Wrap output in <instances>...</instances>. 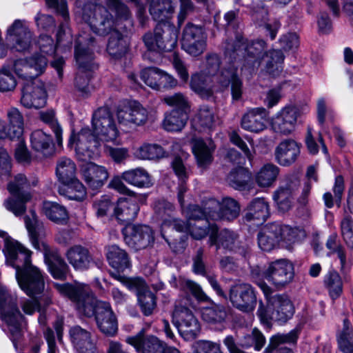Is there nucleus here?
Here are the masks:
<instances>
[{"label":"nucleus","mask_w":353,"mask_h":353,"mask_svg":"<svg viewBox=\"0 0 353 353\" xmlns=\"http://www.w3.org/2000/svg\"><path fill=\"white\" fill-rule=\"evenodd\" d=\"M61 291L73 303L80 314L94 316L99 330L105 335L112 336L118 330V324L110 304L99 301L88 285L83 283L64 284Z\"/></svg>","instance_id":"nucleus-1"},{"label":"nucleus","mask_w":353,"mask_h":353,"mask_svg":"<svg viewBox=\"0 0 353 353\" xmlns=\"http://www.w3.org/2000/svg\"><path fill=\"white\" fill-rule=\"evenodd\" d=\"M83 3L82 19L99 36H106L131 17L128 7L122 0H79Z\"/></svg>","instance_id":"nucleus-2"},{"label":"nucleus","mask_w":353,"mask_h":353,"mask_svg":"<svg viewBox=\"0 0 353 353\" xmlns=\"http://www.w3.org/2000/svg\"><path fill=\"white\" fill-rule=\"evenodd\" d=\"M5 244L6 263L15 268L16 279L21 290L29 296L41 293L45 285L43 277L39 270L31 264L30 251L8 239Z\"/></svg>","instance_id":"nucleus-3"},{"label":"nucleus","mask_w":353,"mask_h":353,"mask_svg":"<svg viewBox=\"0 0 353 353\" xmlns=\"http://www.w3.org/2000/svg\"><path fill=\"white\" fill-rule=\"evenodd\" d=\"M24 222L33 247L43 253L45 262L52 276L57 279H65L68 266L57 250L50 248L45 242L39 241V236L43 232V226L37 220L34 211L30 210V216H26Z\"/></svg>","instance_id":"nucleus-4"},{"label":"nucleus","mask_w":353,"mask_h":353,"mask_svg":"<svg viewBox=\"0 0 353 353\" xmlns=\"http://www.w3.org/2000/svg\"><path fill=\"white\" fill-rule=\"evenodd\" d=\"M272 291L265 296L268 305L265 307L261 301L257 310V316L264 324H268L270 320L285 323L294 313V307L289 297L285 294H272Z\"/></svg>","instance_id":"nucleus-5"},{"label":"nucleus","mask_w":353,"mask_h":353,"mask_svg":"<svg viewBox=\"0 0 353 353\" xmlns=\"http://www.w3.org/2000/svg\"><path fill=\"white\" fill-rule=\"evenodd\" d=\"M211 225H212L207 224L206 222H185L181 219L170 217L163 221L161 225V234L174 252H181L185 248L186 236H184V239L181 238V241L179 243L175 241L171 243L165 236L164 233L166 232V230L172 228L177 232H189L194 239L200 240L205 237L207 234H209V228Z\"/></svg>","instance_id":"nucleus-6"},{"label":"nucleus","mask_w":353,"mask_h":353,"mask_svg":"<svg viewBox=\"0 0 353 353\" xmlns=\"http://www.w3.org/2000/svg\"><path fill=\"white\" fill-rule=\"evenodd\" d=\"M0 315L9 327L11 340L17 349V341L21 336L19 322L22 316L17 305V298L3 287H0Z\"/></svg>","instance_id":"nucleus-7"},{"label":"nucleus","mask_w":353,"mask_h":353,"mask_svg":"<svg viewBox=\"0 0 353 353\" xmlns=\"http://www.w3.org/2000/svg\"><path fill=\"white\" fill-rule=\"evenodd\" d=\"M30 187L27 178L22 174L16 175L13 181L8 184V190L11 196L5 200L3 205L15 216H21L26 211V203L32 198L28 191Z\"/></svg>","instance_id":"nucleus-8"},{"label":"nucleus","mask_w":353,"mask_h":353,"mask_svg":"<svg viewBox=\"0 0 353 353\" xmlns=\"http://www.w3.org/2000/svg\"><path fill=\"white\" fill-rule=\"evenodd\" d=\"M178 31L170 21L158 23L154 36L145 34L143 41L150 50L171 51L176 46Z\"/></svg>","instance_id":"nucleus-9"},{"label":"nucleus","mask_w":353,"mask_h":353,"mask_svg":"<svg viewBox=\"0 0 353 353\" xmlns=\"http://www.w3.org/2000/svg\"><path fill=\"white\" fill-rule=\"evenodd\" d=\"M68 145L74 148L77 159L89 161L99 156L100 143L97 137L88 128H82L78 133H72Z\"/></svg>","instance_id":"nucleus-10"},{"label":"nucleus","mask_w":353,"mask_h":353,"mask_svg":"<svg viewBox=\"0 0 353 353\" xmlns=\"http://www.w3.org/2000/svg\"><path fill=\"white\" fill-rule=\"evenodd\" d=\"M294 237V232L291 228L287 225L270 223L263 227L258 233V245L262 250L270 252L281 241L286 243L292 242Z\"/></svg>","instance_id":"nucleus-11"},{"label":"nucleus","mask_w":353,"mask_h":353,"mask_svg":"<svg viewBox=\"0 0 353 353\" xmlns=\"http://www.w3.org/2000/svg\"><path fill=\"white\" fill-rule=\"evenodd\" d=\"M172 321L185 340L194 339L200 332L198 319L188 307L176 302L172 313Z\"/></svg>","instance_id":"nucleus-12"},{"label":"nucleus","mask_w":353,"mask_h":353,"mask_svg":"<svg viewBox=\"0 0 353 353\" xmlns=\"http://www.w3.org/2000/svg\"><path fill=\"white\" fill-rule=\"evenodd\" d=\"M92 125L94 135L103 141L114 142L119 136L113 115L108 108H99L94 112Z\"/></svg>","instance_id":"nucleus-13"},{"label":"nucleus","mask_w":353,"mask_h":353,"mask_svg":"<svg viewBox=\"0 0 353 353\" xmlns=\"http://www.w3.org/2000/svg\"><path fill=\"white\" fill-rule=\"evenodd\" d=\"M229 300L236 310L244 313H250L256 306V292L248 283H236L230 287Z\"/></svg>","instance_id":"nucleus-14"},{"label":"nucleus","mask_w":353,"mask_h":353,"mask_svg":"<svg viewBox=\"0 0 353 353\" xmlns=\"http://www.w3.org/2000/svg\"><path fill=\"white\" fill-rule=\"evenodd\" d=\"M207 38V34L201 26L188 23L183 30L181 47L191 56H200L206 50Z\"/></svg>","instance_id":"nucleus-15"},{"label":"nucleus","mask_w":353,"mask_h":353,"mask_svg":"<svg viewBox=\"0 0 353 353\" xmlns=\"http://www.w3.org/2000/svg\"><path fill=\"white\" fill-rule=\"evenodd\" d=\"M45 84L38 79L28 81L21 90V104L26 108H43L47 101Z\"/></svg>","instance_id":"nucleus-16"},{"label":"nucleus","mask_w":353,"mask_h":353,"mask_svg":"<svg viewBox=\"0 0 353 353\" xmlns=\"http://www.w3.org/2000/svg\"><path fill=\"white\" fill-rule=\"evenodd\" d=\"M266 280L278 289H282L294 279L293 265L285 259L270 263L266 268Z\"/></svg>","instance_id":"nucleus-17"},{"label":"nucleus","mask_w":353,"mask_h":353,"mask_svg":"<svg viewBox=\"0 0 353 353\" xmlns=\"http://www.w3.org/2000/svg\"><path fill=\"white\" fill-rule=\"evenodd\" d=\"M48 65V59L43 54H33L28 59H20L14 62L13 68L19 77L33 80L41 74Z\"/></svg>","instance_id":"nucleus-18"},{"label":"nucleus","mask_w":353,"mask_h":353,"mask_svg":"<svg viewBox=\"0 0 353 353\" xmlns=\"http://www.w3.org/2000/svg\"><path fill=\"white\" fill-rule=\"evenodd\" d=\"M94 38L88 34H79L76 41L74 58L78 70L92 71L97 68L94 63V54L91 50Z\"/></svg>","instance_id":"nucleus-19"},{"label":"nucleus","mask_w":353,"mask_h":353,"mask_svg":"<svg viewBox=\"0 0 353 353\" xmlns=\"http://www.w3.org/2000/svg\"><path fill=\"white\" fill-rule=\"evenodd\" d=\"M123 234L125 243L136 251L151 246L154 241L152 230L145 225H128Z\"/></svg>","instance_id":"nucleus-20"},{"label":"nucleus","mask_w":353,"mask_h":353,"mask_svg":"<svg viewBox=\"0 0 353 353\" xmlns=\"http://www.w3.org/2000/svg\"><path fill=\"white\" fill-rule=\"evenodd\" d=\"M117 119L120 125L133 128L142 125L148 120V111L139 103H128L117 111Z\"/></svg>","instance_id":"nucleus-21"},{"label":"nucleus","mask_w":353,"mask_h":353,"mask_svg":"<svg viewBox=\"0 0 353 353\" xmlns=\"http://www.w3.org/2000/svg\"><path fill=\"white\" fill-rule=\"evenodd\" d=\"M298 117L299 111L296 108L286 106L272 118L271 128L276 134L289 135L295 130Z\"/></svg>","instance_id":"nucleus-22"},{"label":"nucleus","mask_w":353,"mask_h":353,"mask_svg":"<svg viewBox=\"0 0 353 353\" xmlns=\"http://www.w3.org/2000/svg\"><path fill=\"white\" fill-rule=\"evenodd\" d=\"M6 39L17 51L25 52L31 46L32 34L24 21L17 19L8 29Z\"/></svg>","instance_id":"nucleus-23"},{"label":"nucleus","mask_w":353,"mask_h":353,"mask_svg":"<svg viewBox=\"0 0 353 353\" xmlns=\"http://www.w3.org/2000/svg\"><path fill=\"white\" fill-rule=\"evenodd\" d=\"M238 242L239 235L234 231L226 228L219 230L215 224L210 227L208 243L210 246H216V250L235 251Z\"/></svg>","instance_id":"nucleus-24"},{"label":"nucleus","mask_w":353,"mask_h":353,"mask_svg":"<svg viewBox=\"0 0 353 353\" xmlns=\"http://www.w3.org/2000/svg\"><path fill=\"white\" fill-rule=\"evenodd\" d=\"M216 83L223 89L230 85L232 100L239 101L243 95V81L238 76L237 68L234 65L223 68L216 77Z\"/></svg>","instance_id":"nucleus-25"},{"label":"nucleus","mask_w":353,"mask_h":353,"mask_svg":"<svg viewBox=\"0 0 353 353\" xmlns=\"http://www.w3.org/2000/svg\"><path fill=\"white\" fill-rule=\"evenodd\" d=\"M126 342L134 346L141 353H164L163 343L154 336H144V330H141L137 335L126 339Z\"/></svg>","instance_id":"nucleus-26"},{"label":"nucleus","mask_w":353,"mask_h":353,"mask_svg":"<svg viewBox=\"0 0 353 353\" xmlns=\"http://www.w3.org/2000/svg\"><path fill=\"white\" fill-rule=\"evenodd\" d=\"M70 339L79 353H97L91 333L79 325H74L69 330Z\"/></svg>","instance_id":"nucleus-27"},{"label":"nucleus","mask_w":353,"mask_h":353,"mask_svg":"<svg viewBox=\"0 0 353 353\" xmlns=\"http://www.w3.org/2000/svg\"><path fill=\"white\" fill-rule=\"evenodd\" d=\"M299 154V143L291 139H286L281 141L274 151L276 162L283 166H288L294 163Z\"/></svg>","instance_id":"nucleus-28"},{"label":"nucleus","mask_w":353,"mask_h":353,"mask_svg":"<svg viewBox=\"0 0 353 353\" xmlns=\"http://www.w3.org/2000/svg\"><path fill=\"white\" fill-rule=\"evenodd\" d=\"M139 210V207L135 196L121 198L115 205L113 215L121 223L127 225L135 219Z\"/></svg>","instance_id":"nucleus-29"},{"label":"nucleus","mask_w":353,"mask_h":353,"mask_svg":"<svg viewBox=\"0 0 353 353\" xmlns=\"http://www.w3.org/2000/svg\"><path fill=\"white\" fill-rule=\"evenodd\" d=\"M270 205L263 197L252 199L248 205L243 219L248 222L254 221L259 225L264 223L270 216Z\"/></svg>","instance_id":"nucleus-30"},{"label":"nucleus","mask_w":353,"mask_h":353,"mask_svg":"<svg viewBox=\"0 0 353 353\" xmlns=\"http://www.w3.org/2000/svg\"><path fill=\"white\" fill-rule=\"evenodd\" d=\"M267 115V111L264 108H250L242 117L241 128L251 132H261L266 127Z\"/></svg>","instance_id":"nucleus-31"},{"label":"nucleus","mask_w":353,"mask_h":353,"mask_svg":"<svg viewBox=\"0 0 353 353\" xmlns=\"http://www.w3.org/2000/svg\"><path fill=\"white\" fill-rule=\"evenodd\" d=\"M119 26H117L108 34L110 37L107 45L108 53L114 59H120L128 51L129 38L126 33L120 32Z\"/></svg>","instance_id":"nucleus-32"},{"label":"nucleus","mask_w":353,"mask_h":353,"mask_svg":"<svg viewBox=\"0 0 353 353\" xmlns=\"http://www.w3.org/2000/svg\"><path fill=\"white\" fill-rule=\"evenodd\" d=\"M81 171L86 183L93 189L101 188L108 178L105 168L92 162L83 164Z\"/></svg>","instance_id":"nucleus-33"},{"label":"nucleus","mask_w":353,"mask_h":353,"mask_svg":"<svg viewBox=\"0 0 353 353\" xmlns=\"http://www.w3.org/2000/svg\"><path fill=\"white\" fill-rule=\"evenodd\" d=\"M299 184L295 177L288 179L285 184L281 185L274 192L273 199L282 212L288 211L292 206V196Z\"/></svg>","instance_id":"nucleus-34"},{"label":"nucleus","mask_w":353,"mask_h":353,"mask_svg":"<svg viewBox=\"0 0 353 353\" xmlns=\"http://www.w3.org/2000/svg\"><path fill=\"white\" fill-rule=\"evenodd\" d=\"M210 203L212 205V208L215 205L219 206V212L212 211L213 213L210 212L212 219H220L232 221L239 215V205L232 198H225L221 203L214 199H212L210 201Z\"/></svg>","instance_id":"nucleus-35"},{"label":"nucleus","mask_w":353,"mask_h":353,"mask_svg":"<svg viewBox=\"0 0 353 353\" xmlns=\"http://www.w3.org/2000/svg\"><path fill=\"white\" fill-rule=\"evenodd\" d=\"M65 256L69 263L76 270H86L92 262V258L88 250L81 245L71 247L66 252Z\"/></svg>","instance_id":"nucleus-36"},{"label":"nucleus","mask_w":353,"mask_h":353,"mask_svg":"<svg viewBox=\"0 0 353 353\" xmlns=\"http://www.w3.org/2000/svg\"><path fill=\"white\" fill-rule=\"evenodd\" d=\"M215 148L211 139H197L194 141L192 151L199 167L205 168L212 163Z\"/></svg>","instance_id":"nucleus-37"},{"label":"nucleus","mask_w":353,"mask_h":353,"mask_svg":"<svg viewBox=\"0 0 353 353\" xmlns=\"http://www.w3.org/2000/svg\"><path fill=\"white\" fill-rule=\"evenodd\" d=\"M212 77L203 72H196L191 76L190 89L203 99H210L213 97V81Z\"/></svg>","instance_id":"nucleus-38"},{"label":"nucleus","mask_w":353,"mask_h":353,"mask_svg":"<svg viewBox=\"0 0 353 353\" xmlns=\"http://www.w3.org/2000/svg\"><path fill=\"white\" fill-rule=\"evenodd\" d=\"M266 48V43L262 39H258L253 41L246 48L247 55L245 57L243 67L249 70L250 72L257 69L261 65V59L263 53Z\"/></svg>","instance_id":"nucleus-39"},{"label":"nucleus","mask_w":353,"mask_h":353,"mask_svg":"<svg viewBox=\"0 0 353 353\" xmlns=\"http://www.w3.org/2000/svg\"><path fill=\"white\" fill-rule=\"evenodd\" d=\"M174 0H152L150 13L154 20L159 23L169 21L174 12Z\"/></svg>","instance_id":"nucleus-40"},{"label":"nucleus","mask_w":353,"mask_h":353,"mask_svg":"<svg viewBox=\"0 0 353 353\" xmlns=\"http://www.w3.org/2000/svg\"><path fill=\"white\" fill-rule=\"evenodd\" d=\"M106 257L109 264L119 271H123L131 265L127 252L117 245L106 247Z\"/></svg>","instance_id":"nucleus-41"},{"label":"nucleus","mask_w":353,"mask_h":353,"mask_svg":"<svg viewBox=\"0 0 353 353\" xmlns=\"http://www.w3.org/2000/svg\"><path fill=\"white\" fill-rule=\"evenodd\" d=\"M6 115L9 139H20L24 130V119L21 112L17 108L11 107Z\"/></svg>","instance_id":"nucleus-42"},{"label":"nucleus","mask_w":353,"mask_h":353,"mask_svg":"<svg viewBox=\"0 0 353 353\" xmlns=\"http://www.w3.org/2000/svg\"><path fill=\"white\" fill-rule=\"evenodd\" d=\"M77 173L74 162L67 157L60 158L57 163L56 174L58 180L64 185L74 181Z\"/></svg>","instance_id":"nucleus-43"},{"label":"nucleus","mask_w":353,"mask_h":353,"mask_svg":"<svg viewBox=\"0 0 353 353\" xmlns=\"http://www.w3.org/2000/svg\"><path fill=\"white\" fill-rule=\"evenodd\" d=\"M285 56L281 50H272L263 54L261 62L265 64V69L272 76L279 75L283 70Z\"/></svg>","instance_id":"nucleus-44"},{"label":"nucleus","mask_w":353,"mask_h":353,"mask_svg":"<svg viewBox=\"0 0 353 353\" xmlns=\"http://www.w3.org/2000/svg\"><path fill=\"white\" fill-rule=\"evenodd\" d=\"M229 312L228 307L220 304H213L202 309L201 317L209 324H220L225 321Z\"/></svg>","instance_id":"nucleus-45"},{"label":"nucleus","mask_w":353,"mask_h":353,"mask_svg":"<svg viewBox=\"0 0 353 353\" xmlns=\"http://www.w3.org/2000/svg\"><path fill=\"white\" fill-rule=\"evenodd\" d=\"M121 178L128 183L138 188H148L152 185L149 174L141 168L123 172Z\"/></svg>","instance_id":"nucleus-46"},{"label":"nucleus","mask_w":353,"mask_h":353,"mask_svg":"<svg viewBox=\"0 0 353 353\" xmlns=\"http://www.w3.org/2000/svg\"><path fill=\"white\" fill-rule=\"evenodd\" d=\"M169 283L173 288L190 291L199 301H206L208 300V296L203 291L201 286L191 280H185L181 278L178 280L176 276L171 275L169 279Z\"/></svg>","instance_id":"nucleus-47"},{"label":"nucleus","mask_w":353,"mask_h":353,"mask_svg":"<svg viewBox=\"0 0 353 353\" xmlns=\"http://www.w3.org/2000/svg\"><path fill=\"white\" fill-rule=\"evenodd\" d=\"M190 112L171 110L165 116L163 125L165 130L170 132L181 130L185 125Z\"/></svg>","instance_id":"nucleus-48"},{"label":"nucleus","mask_w":353,"mask_h":353,"mask_svg":"<svg viewBox=\"0 0 353 353\" xmlns=\"http://www.w3.org/2000/svg\"><path fill=\"white\" fill-rule=\"evenodd\" d=\"M279 174V168L272 164L267 163L262 166L255 175V181L259 186L268 188L276 181Z\"/></svg>","instance_id":"nucleus-49"},{"label":"nucleus","mask_w":353,"mask_h":353,"mask_svg":"<svg viewBox=\"0 0 353 353\" xmlns=\"http://www.w3.org/2000/svg\"><path fill=\"white\" fill-rule=\"evenodd\" d=\"M32 149L47 156L52 151V140L50 135L41 130L34 131L30 136Z\"/></svg>","instance_id":"nucleus-50"},{"label":"nucleus","mask_w":353,"mask_h":353,"mask_svg":"<svg viewBox=\"0 0 353 353\" xmlns=\"http://www.w3.org/2000/svg\"><path fill=\"white\" fill-rule=\"evenodd\" d=\"M43 212L50 220L57 223L63 224L68 219L65 208L55 202H43Z\"/></svg>","instance_id":"nucleus-51"},{"label":"nucleus","mask_w":353,"mask_h":353,"mask_svg":"<svg viewBox=\"0 0 353 353\" xmlns=\"http://www.w3.org/2000/svg\"><path fill=\"white\" fill-rule=\"evenodd\" d=\"M112 276L125 285L130 291L136 294L137 296L144 293L148 288L143 279L139 277H127L120 274H113Z\"/></svg>","instance_id":"nucleus-52"},{"label":"nucleus","mask_w":353,"mask_h":353,"mask_svg":"<svg viewBox=\"0 0 353 353\" xmlns=\"http://www.w3.org/2000/svg\"><path fill=\"white\" fill-rule=\"evenodd\" d=\"M135 156L139 159L154 160L165 156L163 148L155 143H144L135 152Z\"/></svg>","instance_id":"nucleus-53"},{"label":"nucleus","mask_w":353,"mask_h":353,"mask_svg":"<svg viewBox=\"0 0 353 353\" xmlns=\"http://www.w3.org/2000/svg\"><path fill=\"white\" fill-rule=\"evenodd\" d=\"M40 119L48 124L54 134L56 141L59 146L63 143V129L55 118L54 111L47 110L39 112Z\"/></svg>","instance_id":"nucleus-54"},{"label":"nucleus","mask_w":353,"mask_h":353,"mask_svg":"<svg viewBox=\"0 0 353 353\" xmlns=\"http://www.w3.org/2000/svg\"><path fill=\"white\" fill-rule=\"evenodd\" d=\"M338 344L343 353H353L352 328L347 319L343 320V328L338 336Z\"/></svg>","instance_id":"nucleus-55"},{"label":"nucleus","mask_w":353,"mask_h":353,"mask_svg":"<svg viewBox=\"0 0 353 353\" xmlns=\"http://www.w3.org/2000/svg\"><path fill=\"white\" fill-rule=\"evenodd\" d=\"M250 180V174L243 168L231 171L228 176L230 185L236 190H245Z\"/></svg>","instance_id":"nucleus-56"},{"label":"nucleus","mask_w":353,"mask_h":353,"mask_svg":"<svg viewBox=\"0 0 353 353\" xmlns=\"http://www.w3.org/2000/svg\"><path fill=\"white\" fill-rule=\"evenodd\" d=\"M162 101L171 107H175L172 110H180V112H190V103L188 97L181 92H175L172 94L165 95Z\"/></svg>","instance_id":"nucleus-57"},{"label":"nucleus","mask_w":353,"mask_h":353,"mask_svg":"<svg viewBox=\"0 0 353 353\" xmlns=\"http://www.w3.org/2000/svg\"><path fill=\"white\" fill-rule=\"evenodd\" d=\"M172 167L175 174L177 175L179 179L181 180V183L178 188V200L181 205V207L184 205V194L187 191V188L184 185L183 182L185 179L188 178V172L185 167L184 166L181 159L175 158L172 162Z\"/></svg>","instance_id":"nucleus-58"},{"label":"nucleus","mask_w":353,"mask_h":353,"mask_svg":"<svg viewBox=\"0 0 353 353\" xmlns=\"http://www.w3.org/2000/svg\"><path fill=\"white\" fill-rule=\"evenodd\" d=\"M65 185V188H59L60 194L76 201H82L85 197V188L77 178H75L74 181L70 183L69 185Z\"/></svg>","instance_id":"nucleus-59"},{"label":"nucleus","mask_w":353,"mask_h":353,"mask_svg":"<svg viewBox=\"0 0 353 353\" xmlns=\"http://www.w3.org/2000/svg\"><path fill=\"white\" fill-rule=\"evenodd\" d=\"M324 283L332 299H337L342 293L343 283L337 272H329L325 276Z\"/></svg>","instance_id":"nucleus-60"},{"label":"nucleus","mask_w":353,"mask_h":353,"mask_svg":"<svg viewBox=\"0 0 353 353\" xmlns=\"http://www.w3.org/2000/svg\"><path fill=\"white\" fill-rule=\"evenodd\" d=\"M266 342L263 334L256 327L252 329V332L244 336L241 341V345L244 347H254L255 350H260Z\"/></svg>","instance_id":"nucleus-61"},{"label":"nucleus","mask_w":353,"mask_h":353,"mask_svg":"<svg viewBox=\"0 0 353 353\" xmlns=\"http://www.w3.org/2000/svg\"><path fill=\"white\" fill-rule=\"evenodd\" d=\"M298 338V332L294 330L288 334H277L273 336L270 340L268 346L265 349V353H270L279 345L283 343H294Z\"/></svg>","instance_id":"nucleus-62"},{"label":"nucleus","mask_w":353,"mask_h":353,"mask_svg":"<svg viewBox=\"0 0 353 353\" xmlns=\"http://www.w3.org/2000/svg\"><path fill=\"white\" fill-rule=\"evenodd\" d=\"M221 64V58L217 54L214 52L208 53L205 57V61L201 72L212 77L218 75L217 72L220 69Z\"/></svg>","instance_id":"nucleus-63"},{"label":"nucleus","mask_w":353,"mask_h":353,"mask_svg":"<svg viewBox=\"0 0 353 353\" xmlns=\"http://www.w3.org/2000/svg\"><path fill=\"white\" fill-rule=\"evenodd\" d=\"M17 80L10 71L8 65H4L0 69V92H7L13 91L17 86Z\"/></svg>","instance_id":"nucleus-64"}]
</instances>
